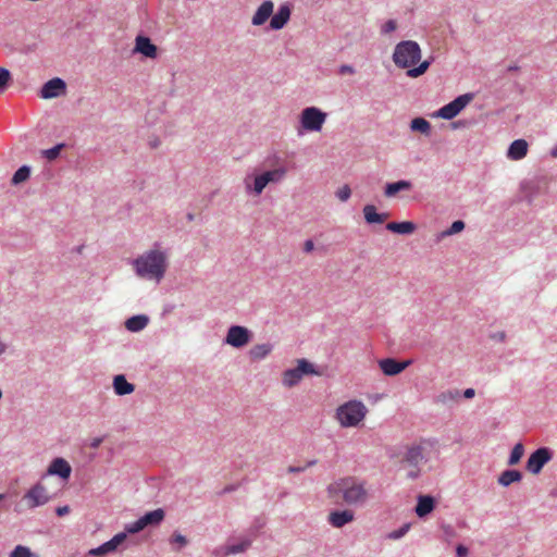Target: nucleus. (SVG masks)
<instances>
[{
	"instance_id": "1",
	"label": "nucleus",
	"mask_w": 557,
	"mask_h": 557,
	"mask_svg": "<svg viewBox=\"0 0 557 557\" xmlns=\"http://www.w3.org/2000/svg\"><path fill=\"white\" fill-rule=\"evenodd\" d=\"M263 527L264 524H249L248 528L234 532L213 554L216 557H228L246 553L255 543L264 544L268 535Z\"/></svg>"
},
{
	"instance_id": "2",
	"label": "nucleus",
	"mask_w": 557,
	"mask_h": 557,
	"mask_svg": "<svg viewBox=\"0 0 557 557\" xmlns=\"http://www.w3.org/2000/svg\"><path fill=\"white\" fill-rule=\"evenodd\" d=\"M421 59L420 46L412 40H405L396 45L393 61L396 66L400 69H407V75L409 77H419L424 74L429 66L430 61L425 60L413 67Z\"/></svg>"
},
{
	"instance_id": "3",
	"label": "nucleus",
	"mask_w": 557,
	"mask_h": 557,
	"mask_svg": "<svg viewBox=\"0 0 557 557\" xmlns=\"http://www.w3.org/2000/svg\"><path fill=\"white\" fill-rule=\"evenodd\" d=\"M330 497L338 499L341 496L348 504L363 502L367 497V491L361 482L356 478H342L327 486Z\"/></svg>"
},
{
	"instance_id": "4",
	"label": "nucleus",
	"mask_w": 557,
	"mask_h": 557,
	"mask_svg": "<svg viewBox=\"0 0 557 557\" xmlns=\"http://www.w3.org/2000/svg\"><path fill=\"white\" fill-rule=\"evenodd\" d=\"M138 276L159 282L166 270L165 256L162 251L151 250L134 261Z\"/></svg>"
},
{
	"instance_id": "5",
	"label": "nucleus",
	"mask_w": 557,
	"mask_h": 557,
	"mask_svg": "<svg viewBox=\"0 0 557 557\" xmlns=\"http://www.w3.org/2000/svg\"><path fill=\"white\" fill-rule=\"evenodd\" d=\"M368 408L360 400H349L341 405L335 412V419L343 428L358 426L366 418Z\"/></svg>"
},
{
	"instance_id": "6",
	"label": "nucleus",
	"mask_w": 557,
	"mask_h": 557,
	"mask_svg": "<svg viewBox=\"0 0 557 557\" xmlns=\"http://www.w3.org/2000/svg\"><path fill=\"white\" fill-rule=\"evenodd\" d=\"M432 443L429 440H421L418 443L406 446L400 462L410 469H406V475L409 479H416L420 474L419 465L424 459V453L428 447H431Z\"/></svg>"
},
{
	"instance_id": "7",
	"label": "nucleus",
	"mask_w": 557,
	"mask_h": 557,
	"mask_svg": "<svg viewBox=\"0 0 557 557\" xmlns=\"http://www.w3.org/2000/svg\"><path fill=\"white\" fill-rule=\"evenodd\" d=\"M147 524H128L125 531L115 534L111 540L104 542L98 547L88 550L87 556L104 557L119 550L120 546L126 541L127 534H135L144 530Z\"/></svg>"
},
{
	"instance_id": "8",
	"label": "nucleus",
	"mask_w": 557,
	"mask_h": 557,
	"mask_svg": "<svg viewBox=\"0 0 557 557\" xmlns=\"http://www.w3.org/2000/svg\"><path fill=\"white\" fill-rule=\"evenodd\" d=\"M326 120V113L315 107H308L301 111L300 124L307 132H320Z\"/></svg>"
},
{
	"instance_id": "9",
	"label": "nucleus",
	"mask_w": 557,
	"mask_h": 557,
	"mask_svg": "<svg viewBox=\"0 0 557 557\" xmlns=\"http://www.w3.org/2000/svg\"><path fill=\"white\" fill-rule=\"evenodd\" d=\"M49 500L50 496L47 488L41 483H37L24 494L20 505L23 509H34L47 504Z\"/></svg>"
},
{
	"instance_id": "10",
	"label": "nucleus",
	"mask_w": 557,
	"mask_h": 557,
	"mask_svg": "<svg viewBox=\"0 0 557 557\" xmlns=\"http://www.w3.org/2000/svg\"><path fill=\"white\" fill-rule=\"evenodd\" d=\"M297 367L294 369H288L283 373V384L286 387H293L298 384L302 376L306 374H315V370L313 366L308 362L306 359H299L297 361Z\"/></svg>"
},
{
	"instance_id": "11",
	"label": "nucleus",
	"mask_w": 557,
	"mask_h": 557,
	"mask_svg": "<svg viewBox=\"0 0 557 557\" xmlns=\"http://www.w3.org/2000/svg\"><path fill=\"white\" fill-rule=\"evenodd\" d=\"M286 175V169L278 168L271 171L263 172L260 175H257L253 180L252 190L256 195H260L265 186L270 183H278ZM246 187L251 188V185L246 181Z\"/></svg>"
},
{
	"instance_id": "12",
	"label": "nucleus",
	"mask_w": 557,
	"mask_h": 557,
	"mask_svg": "<svg viewBox=\"0 0 557 557\" xmlns=\"http://www.w3.org/2000/svg\"><path fill=\"white\" fill-rule=\"evenodd\" d=\"M472 100V95L465 94L456 99H454L451 102L445 104L437 112L436 116L445 119V120H451L455 116H457L460 111Z\"/></svg>"
},
{
	"instance_id": "13",
	"label": "nucleus",
	"mask_w": 557,
	"mask_h": 557,
	"mask_svg": "<svg viewBox=\"0 0 557 557\" xmlns=\"http://www.w3.org/2000/svg\"><path fill=\"white\" fill-rule=\"evenodd\" d=\"M550 459L552 451L547 447H541L530 455L525 468L530 473L539 474Z\"/></svg>"
},
{
	"instance_id": "14",
	"label": "nucleus",
	"mask_w": 557,
	"mask_h": 557,
	"mask_svg": "<svg viewBox=\"0 0 557 557\" xmlns=\"http://www.w3.org/2000/svg\"><path fill=\"white\" fill-rule=\"evenodd\" d=\"M250 332L245 326L233 325L228 329L225 343L235 348L246 346L250 341Z\"/></svg>"
},
{
	"instance_id": "15",
	"label": "nucleus",
	"mask_w": 557,
	"mask_h": 557,
	"mask_svg": "<svg viewBox=\"0 0 557 557\" xmlns=\"http://www.w3.org/2000/svg\"><path fill=\"white\" fill-rule=\"evenodd\" d=\"M66 92V84L63 79L54 77L49 79L40 89V97L42 99H52L60 97Z\"/></svg>"
},
{
	"instance_id": "16",
	"label": "nucleus",
	"mask_w": 557,
	"mask_h": 557,
	"mask_svg": "<svg viewBox=\"0 0 557 557\" xmlns=\"http://www.w3.org/2000/svg\"><path fill=\"white\" fill-rule=\"evenodd\" d=\"M411 364V360L397 361L394 358H385L379 361V367L387 376H394L401 373Z\"/></svg>"
},
{
	"instance_id": "17",
	"label": "nucleus",
	"mask_w": 557,
	"mask_h": 557,
	"mask_svg": "<svg viewBox=\"0 0 557 557\" xmlns=\"http://www.w3.org/2000/svg\"><path fill=\"white\" fill-rule=\"evenodd\" d=\"M47 473L49 475H59L63 480H67L71 476L72 468L65 459L59 457L51 461Z\"/></svg>"
},
{
	"instance_id": "18",
	"label": "nucleus",
	"mask_w": 557,
	"mask_h": 557,
	"mask_svg": "<svg viewBox=\"0 0 557 557\" xmlns=\"http://www.w3.org/2000/svg\"><path fill=\"white\" fill-rule=\"evenodd\" d=\"M134 51L151 59L157 57V47L145 36L136 37Z\"/></svg>"
},
{
	"instance_id": "19",
	"label": "nucleus",
	"mask_w": 557,
	"mask_h": 557,
	"mask_svg": "<svg viewBox=\"0 0 557 557\" xmlns=\"http://www.w3.org/2000/svg\"><path fill=\"white\" fill-rule=\"evenodd\" d=\"M274 4L272 1L267 0L264 1L256 11L255 15L252 16L251 23L252 25L260 26L264 24L269 17L273 13Z\"/></svg>"
},
{
	"instance_id": "20",
	"label": "nucleus",
	"mask_w": 557,
	"mask_h": 557,
	"mask_svg": "<svg viewBox=\"0 0 557 557\" xmlns=\"http://www.w3.org/2000/svg\"><path fill=\"white\" fill-rule=\"evenodd\" d=\"M290 17V9L287 4H283L280 7L276 14H274L270 21V26L272 29H281L283 28Z\"/></svg>"
},
{
	"instance_id": "21",
	"label": "nucleus",
	"mask_w": 557,
	"mask_h": 557,
	"mask_svg": "<svg viewBox=\"0 0 557 557\" xmlns=\"http://www.w3.org/2000/svg\"><path fill=\"white\" fill-rule=\"evenodd\" d=\"M528 153V143L524 139H516L509 146L507 157L510 160H521Z\"/></svg>"
},
{
	"instance_id": "22",
	"label": "nucleus",
	"mask_w": 557,
	"mask_h": 557,
	"mask_svg": "<svg viewBox=\"0 0 557 557\" xmlns=\"http://www.w3.org/2000/svg\"><path fill=\"white\" fill-rule=\"evenodd\" d=\"M114 393L119 396L132 394L135 389L134 384L127 382L123 374L115 375L113 379Z\"/></svg>"
},
{
	"instance_id": "23",
	"label": "nucleus",
	"mask_w": 557,
	"mask_h": 557,
	"mask_svg": "<svg viewBox=\"0 0 557 557\" xmlns=\"http://www.w3.org/2000/svg\"><path fill=\"white\" fill-rule=\"evenodd\" d=\"M363 215L366 222L369 224H381L388 218V213H377L376 208L373 205H367L363 207Z\"/></svg>"
},
{
	"instance_id": "24",
	"label": "nucleus",
	"mask_w": 557,
	"mask_h": 557,
	"mask_svg": "<svg viewBox=\"0 0 557 557\" xmlns=\"http://www.w3.org/2000/svg\"><path fill=\"white\" fill-rule=\"evenodd\" d=\"M149 319L145 314L134 315L125 321V327L131 332H139L148 325Z\"/></svg>"
},
{
	"instance_id": "25",
	"label": "nucleus",
	"mask_w": 557,
	"mask_h": 557,
	"mask_svg": "<svg viewBox=\"0 0 557 557\" xmlns=\"http://www.w3.org/2000/svg\"><path fill=\"white\" fill-rule=\"evenodd\" d=\"M386 228L397 234H411L416 230V224L410 221L405 222H389L386 224Z\"/></svg>"
},
{
	"instance_id": "26",
	"label": "nucleus",
	"mask_w": 557,
	"mask_h": 557,
	"mask_svg": "<svg viewBox=\"0 0 557 557\" xmlns=\"http://www.w3.org/2000/svg\"><path fill=\"white\" fill-rule=\"evenodd\" d=\"M434 508V499L431 496H420L416 507V512L420 518L425 517Z\"/></svg>"
},
{
	"instance_id": "27",
	"label": "nucleus",
	"mask_w": 557,
	"mask_h": 557,
	"mask_svg": "<svg viewBox=\"0 0 557 557\" xmlns=\"http://www.w3.org/2000/svg\"><path fill=\"white\" fill-rule=\"evenodd\" d=\"M409 181H398L395 183H388L385 186L384 195L388 198L394 197L397 193L403 190H409L411 188Z\"/></svg>"
},
{
	"instance_id": "28",
	"label": "nucleus",
	"mask_w": 557,
	"mask_h": 557,
	"mask_svg": "<svg viewBox=\"0 0 557 557\" xmlns=\"http://www.w3.org/2000/svg\"><path fill=\"white\" fill-rule=\"evenodd\" d=\"M522 479V474L518 470H506L498 476V483L502 486H509L511 483L519 482Z\"/></svg>"
},
{
	"instance_id": "29",
	"label": "nucleus",
	"mask_w": 557,
	"mask_h": 557,
	"mask_svg": "<svg viewBox=\"0 0 557 557\" xmlns=\"http://www.w3.org/2000/svg\"><path fill=\"white\" fill-rule=\"evenodd\" d=\"M272 350L270 344H258L251 347L249 350V357L251 360H261L265 358Z\"/></svg>"
},
{
	"instance_id": "30",
	"label": "nucleus",
	"mask_w": 557,
	"mask_h": 557,
	"mask_svg": "<svg viewBox=\"0 0 557 557\" xmlns=\"http://www.w3.org/2000/svg\"><path fill=\"white\" fill-rule=\"evenodd\" d=\"M410 128L413 132H419L424 135H429L431 131V124L423 117H416L410 123Z\"/></svg>"
},
{
	"instance_id": "31",
	"label": "nucleus",
	"mask_w": 557,
	"mask_h": 557,
	"mask_svg": "<svg viewBox=\"0 0 557 557\" xmlns=\"http://www.w3.org/2000/svg\"><path fill=\"white\" fill-rule=\"evenodd\" d=\"M354 513L351 510L333 511L329 516V522H351Z\"/></svg>"
},
{
	"instance_id": "32",
	"label": "nucleus",
	"mask_w": 557,
	"mask_h": 557,
	"mask_svg": "<svg viewBox=\"0 0 557 557\" xmlns=\"http://www.w3.org/2000/svg\"><path fill=\"white\" fill-rule=\"evenodd\" d=\"M164 519V510L158 508L156 510L145 513L143 517L137 519L135 522H161Z\"/></svg>"
},
{
	"instance_id": "33",
	"label": "nucleus",
	"mask_w": 557,
	"mask_h": 557,
	"mask_svg": "<svg viewBox=\"0 0 557 557\" xmlns=\"http://www.w3.org/2000/svg\"><path fill=\"white\" fill-rule=\"evenodd\" d=\"M459 398V392L457 389L446 391L436 396V403L447 405L456 401Z\"/></svg>"
},
{
	"instance_id": "34",
	"label": "nucleus",
	"mask_w": 557,
	"mask_h": 557,
	"mask_svg": "<svg viewBox=\"0 0 557 557\" xmlns=\"http://www.w3.org/2000/svg\"><path fill=\"white\" fill-rule=\"evenodd\" d=\"M30 175V169L27 165L21 166L12 177V184L18 185L28 180Z\"/></svg>"
},
{
	"instance_id": "35",
	"label": "nucleus",
	"mask_w": 557,
	"mask_h": 557,
	"mask_svg": "<svg viewBox=\"0 0 557 557\" xmlns=\"http://www.w3.org/2000/svg\"><path fill=\"white\" fill-rule=\"evenodd\" d=\"M523 454H524L523 445L521 443H517L511 450V454L508 459V465L509 466L517 465L520 461V459L522 458Z\"/></svg>"
},
{
	"instance_id": "36",
	"label": "nucleus",
	"mask_w": 557,
	"mask_h": 557,
	"mask_svg": "<svg viewBox=\"0 0 557 557\" xmlns=\"http://www.w3.org/2000/svg\"><path fill=\"white\" fill-rule=\"evenodd\" d=\"M9 557H35V554L27 546L17 545Z\"/></svg>"
},
{
	"instance_id": "37",
	"label": "nucleus",
	"mask_w": 557,
	"mask_h": 557,
	"mask_svg": "<svg viewBox=\"0 0 557 557\" xmlns=\"http://www.w3.org/2000/svg\"><path fill=\"white\" fill-rule=\"evenodd\" d=\"M187 543L188 541L186 536L182 535L181 533H174L171 539V544L177 545L176 547H173V549L176 552L181 550L184 546L187 545Z\"/></svg>"
},
{
	"instance_id": "38",
	"label": "nucleus",
	"mask_w": 557,
	"mask_h": 557,
	"mask_svg": "<svg viewBox=\"0 0 557 557\" xmlns=\"http://www.w3.org/2000/svg\"><path fill=\"white\" fill-rule=\"evenodd\" d=\"M11 78L12 76L10 71L4 67H0V92H3L7 89Z\"/></svg>"
},
{
	"instance_id": "39",
	"label": "nucleus",
	"mask_w": 557,
	"mask_h": 557,
	"mask_svg": "<svg viewBox=\"0 0 557 557\" xmlns=\"http://www.w3.org/2000/svg\"><path fill=\"white\" fill-rule=\"evenodd\" d=\"M411 524H403L398 530L389 532L385 536L389 540H399L408 533Z\"/></svg>"
},
{
	"instance_id": "40",
	"label": "nucleus",
	"mask_w": 557,
	"mask_h": 557,
	"mask_svg": "<svg viewBox=\"0 0 557 557\" xmlns=\"http://www.w3.org/2000/svg\"><path fill=\"white\" fill-rule=\"evenodd\" d=\"M62 147L63 145H57L50 149L44 150L42 154L50 161L54 160L60 154Z\"/></svg>"
},
{
	"instance_id": "41",
	"label": "nucleus",
	"mask_w": 557,
	"mask_h": 557,
	"mask_svg": "<svg viewBox=\"0 0 557 557\" xmlns=\"http://www.w3.org/2000/svg\"><path fill=\"white\" fill-rule=\"evenodd\" d=\"M465 228V223L460 220L455 221L450 227L444 233L445 235H454L461 232Z\"/></svg>"
},
{
	"instance_id": "42",
	"label": "nucleus",
	"mask_w": 557,
	"mask_h": 557,
	"mask_svg": "<svg viewBox=\"0 0 557 557\" xmlns=\"http://www.w3.org/2000/svg\"><path fill=\"white\" fill-rule=\"evenodd\" d=\"M351 195V190L349 188V186L345 185L343 186L342 188H339L336 193V196L337 198L341 200V201H346L349 199Z\"/></svg>"
},
{
	"instance_id": "43",
	"label": "nucleus",
	"mask_w": 557,
	"mask_h": 557,
	"mask_svg": "<svg viewBox=\"0 0 557 557\" xmlns=\"http://www.w3.org/2000/svg\"><path fill=\"white\" fill-rule=\"evenodd\" d=\"M315 463V461H309L307 462L304 467H288L287 471L289 473H295V472H301V471H305L307 468L313 466Z\"/></svg>"
},
{
	"instance_id": "44",
	"label": "nucleus",
	"mask_w": 557,
	"mask_h": 557,
	"mask_svg": "<svg viewBox=\"0 0 557 557\" xmlns=\"http://www.w3.org/2000/svg\"><path fill=\"white\" fill-rule=\"evenodd\" d=\"M396 29V22L393 21V20H389L387 21L384 25H383V28L382 30L384 33H391V32H394Z\"/></svg>"
},
{
	"instance_id": "45",
	"label": "nucleus",
	"mask_w": 557,
	"mask_h": 557,
	"mask_svg": "<svg viewBox=\"0 0 557 557\" xmlns=\"http://www.w3.org/2000/svg\"><path fill=\"white\" fill-rule=\"evenodd\" d=\"M339 74L342 75H352L355 74V69L351 65L344 64L339 67Z\"/></svg>"
},
{
	"instance_id": "46",
	"label": "nucleus",
	"mask_w": 557,
	"mask_h": 557,
	"mask_svg": "<svg viewBox=\"0 0 557 557\" xmlns=\"http://www.w3.org/2000/svg\"><path fill=\"white\" fill-rule=\"evenodd\" d=\"M468 553H469L468 547H466L462 544L457 545V547H456V556L457 557H467Z\"/></svg>"
},
{
	"instance_id": "47",
	"label": "nucleus",
	"mask_w": 557,
	"mask_h": 557,
	"mask_svg": "<svg viewBox=\"0 0 557 557\" xmlns=\"http://www.w3.org/2000/svg\"><path fill=\"white\" fill-rule=\"evenodd\" d=\"M314 249V243L311 239H308L304 244V251L311 252Z\"/></svg>"
},
{
	"instance_id": "48",
	"label": "nucleus",
	"mask_w": 557,
	"mask_h": 557,
	"mask_svg": "<svg viewBox=\"0 0 557 557\" xmlns=\"http://www.w3.org/2000/svg\"><path fill=\"white\" fill-rule=\"evenodd\" d=\"M57 515L59 517H63L64 515L69 513L70 512V507L69 506H61V507H58L57 510H55Z\"/></svg>"
},
{
	"instance_id": "49",
	"label": "nucleus",
	"mask_w": 557,
	"mask_h": 557,
	"mask_svg": "<svg viewBox=\"0 0 557 557\" xmlns=\"http://www.w3.org/2000/svg\"><path fill=\"white\" fill-rule=\"evenodd\" d=\"M475 395V392L473 388H467L465 392H463V397L465 398H472L473 396Z\"/></svg>"
},
{
	"instance_id": "50",
	"label": "nucleus",
	"mask_w": 557,
	"mask_h": 557,
	"mask_svg": "<svg viewBox=\"0 0 557 557\" xmlns=\"http://www.w3.org/2000/svg\"><path fill=\"white\" fill-rule=\"evenodd\" d=\"M101 443H102V438H100V437H96V438H94V440L91 441L90 446H91L92 448H97V447H99V446H100V444H101Z\"/></svg>"
},
{
	"instance_id": "51",
	"label": "nucleus",
	"mask_w": 557,
	"mask_h": 557,
	"mask_svg": "<svg viewBox=\"0 0 557 557\" xmlns=\"http://www.w3.org/2000/svg\"><path fill=\"white\" fill-rule=\"evenodd\" d=\"M5 344L0 341V355L5 351Z\"/></svg>"
},
{
	"instance_id": "52",
	"label": "nucleus",
	"mask_w": 557,
	"mask_h": 557,
	"mask_svg": "<svg viewBox=\"0 0 557 557\" xmlns=\"http://www.w3.org/2000/svg\"><path fill=\"white\" fill-rule=\"evenodd\" d=\"M552 156H553L554 158H557V146H556V147H554V149L552 150Z\"/></svg>"
},
{
	"instance_id": "53",
	"label": "nucleus",
	"mask_w": 557,
	"mask_h": 557,
	"mask_svg": "<svg viewBox=\"0 0 557 557\" xmlns=\"http://www.w3.org/2000/svg\"><path fill=\"white\" fill-rule=\"evenodd\" d=\"M3 498H4V496H3V495H0V502H1Z\"/></svg>"
}]
</instances>
